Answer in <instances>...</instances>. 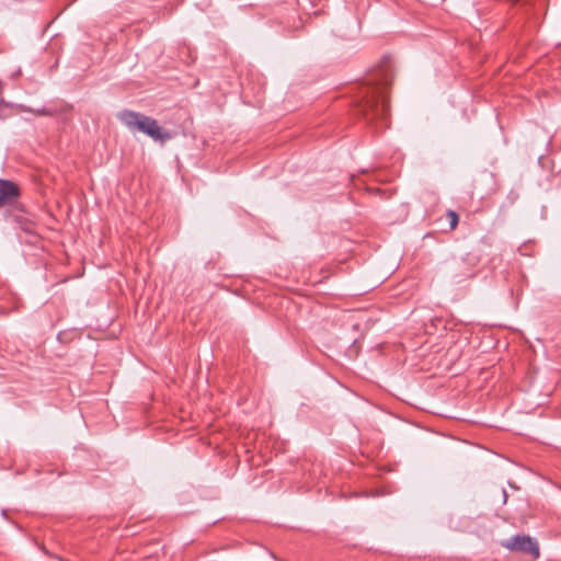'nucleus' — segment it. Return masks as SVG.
Returning a JSON list of instances; mask_svg holds the SVG:
<instances>
[{
    "label": "nucleus",
    "instance_id": "nucleus-1",
    "mask_svg": "<svg viewBox=\"0 0 561 561\" xmlns=\"http://www.w3.org/2000/svg\"><path fill=\"white\" fill-rule=\"evenodd\" d=\"M375 84L365 91L360 113L366 119H386L389 113L387 88L391 83V75L382 70L380 78L375 79Z\"/></svg>",
    "mask_w": 561,
    "mask_h": 561
},
{
    "label": "nucleus",
    "instance_id": "nucleus-2",
    "mask_svg": "<svg viewBox=\"0 0 561 561\" xmlns=\"http://www.w3.org/2000/svg\"><path fill=\"white\" fill-rule=\"evenodd\" d=\"M117 117L129 130L146 134L153 140L164 141L170 138L156 119L141 113L125 110L119 112Z\"/></svg>",
    "mask_w": 561,
    "mask_h": 561
},
{
    "label": "nucleus",
    "instance_id": "nucleus-3",
    "mask_svg": "<svg viewBox=\"0 0 561 561\" xmlns=\"http://www.w3.org/2000/svg\"><path fill=\"white\" fill-rule=\"evenodd\" d=\"M503 547L529 554L533 558L539 557V547L536 540L528 536H514L503 543Z\"/></svg>",
    "mask_w": 561,
    "mask_h": 561
},
{
    "label": "nucleus",
    "instance_id": "nucleus-4",
    "mask_svg": "<svg viewBox=\"0 0 561 561\" xmlns=\"http://www.w3.org/2000/svg\"><path fill=\"white\" fill-rule=\"evenodd\" d=\"M19 196L18 186L5 180H0V206L13 202Z\"/></svg>",
    "mask_w": 561,
    "mask_h": 561
},
{
    "label": "nucleus",
    "instance_id": "nucleus-5",
    "mask_svg": "<svg viewBox=\"0 0 561 561\" xmlns=\"http://www.w3.org/2000/svg\"><path fill=\"white\" fill-rule=\"evenodd\" d=\"M447 218L449 219L450 229H455L459 221L458 215L454 210H448Z\"/></svg>",
    "mask_w": 561,
    "mask_h": 561
}]
</instances>
